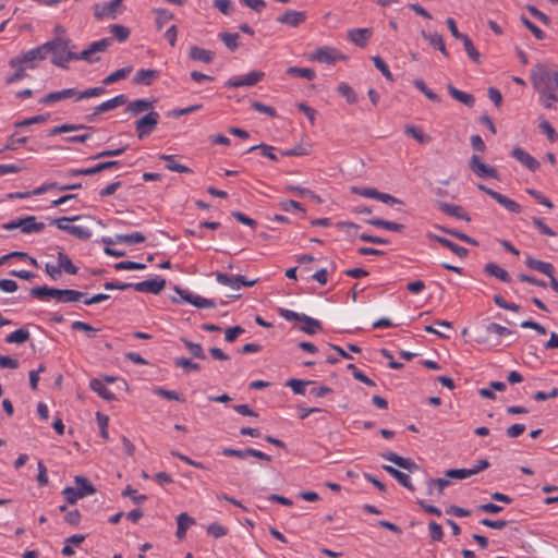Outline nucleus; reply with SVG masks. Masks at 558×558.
I'll use <instances>...</instances> for the list:
<instances>
[{
  "mask_svg": "<svg viewBox=\"0 0 558 558\" xmlns=\"http://www.w3.org/2000/svg\"><path fill=\"white\" fill-rule=\"evenodd\" d=\"M531 81L541 96L545 108H551L558 101V72H551L545 64L537 63L531 72Z\"/></svg>",
  "mask_w": 558,
  "mask_h": 558,
  "instance_id": "obj_1",
  "label": "nucleus"
},
{
  "mask_svg": "<svg viewBox=\"0 0 558 558\" xmlns=\"http://www.w3.org/2000/svg\"><path fill=\"white\" fill-rule=\"evenodd\" d=\"M46 52L52 54V64L66 68V63L75 58V52L71 50V40L65 37H57L53 40L43 44Z\"/></svg>",
  "mask_w": 558,
  "mask_h": 558,
  "instance_id": "obj_2",
  "label": "nucleus"
},
{
  "mask_svg": "<svg viewBox=\"0 0 558 558\" xmlns=\"http://www.w3.org/2000/svg\"><path fill=\"white\" fill-rule=\"evenodd\" d=\"M74 482L76 487L66 486L62 490L64 498L70 505H74L78 499L96 493V488L86 477L77 475L74 477Z\"/></svg>",
  "mask_w": 558,
  "mask_h": 558,
  "instance_id": "obj_3",
  "label": "nucleus"
},
{
  "mask_svg": "<svg viewBox=\"0 0 558 558\" xmlns=\"http://www.w3.org/2000/svg\"><path fill=\"white\" fill-rule=\"evenodd\" d=\"M510 335H512V331L507 327H504L496 323H490L489 325L486 326L484 332H480L477 335L476 342L490 348L500 344L499 340H492V336L502 338Z\"/></svg>",
  "mask_w": 558,
  "mask_h": 558,
  "instance_id": "obj_4",
  "label": "nucleus"
},
{
  "mask_svg": "<svg viewBox=\"0 0 558 558\" xmlns=\"http://www.w3.org/2000/svg\"><path fill=\"white\" fill-rule=\"evenodd\" d=\"M160 120V114L157 111H149L142 118L135 121L134 126L138 140H143L151 134Z\"/></svg>",
  "mask_w": 558,
  "mask_h": 558,
  "instance_id": "obj_5",
  "label": "nucleus"
},
{
  "mask_svg": "<svg viewBox=\"0 0 558 558\" xmlns=\"http://www.w3.org/2000/svg\"><path fill=\"white\" fill-rule=\"evenodd\" d=\"M5 230H14L20 228L23 233L40 232L45 229V223L37 222L35 216H26L16 220H12L3 225Z\"/></svg>",
  "mask_w": 558,
  "mask_h": 558,
  "instance_id": "obj_6",
  "label": "nucleus"
},
{
  "mask_svg": "<svg viewBox=\"0 0 558 558\" xmlns=\"http://www.w3.org/2000/svg\"><path fill=\"white\" fill-rule=\"evenodd\" d=\"M215 277L220 284L229 287L232 290H239L241 287H253L258 282L257 278L247 280L242 275H236L233 277L219 271L215 274Z\"/></svg>",
  "mask_w": 558,
  "mask_h": 558,
  "instance_id": "obj_7",
  "label": "nucleus"
},
{
  "mask_svg": "<svg viewBox=\"0 0 558 558\" xmlns=\"http://www.w3.org/2000/svg\"><path fill=\"white\" fill-rule=\"evenodd\" d=\"M469 167L472 170V172L478 178L498 179V171L494 167L485 163L482 160V158L477 155H473L470 158Z\"/></svg>",
  "mask_w": 558,
  "mask_h": 558,
  "instance_id": "obj_8",
  "label": "nucleus"
},
{
  "mask_svg": "<svg viewBox=\"0 0 558 558\" xmlns=\"http://www.w3.org/2000/svg\"><path fill=\"white\" fill-rule=\"evenodd\" d=\"M156 104L155 98L150 99H135L126 102V107L124 112L131 117H136L142 113H148L149 111H154V106Z\"/></svg>",
  "mask_w": 558,
  "mask_h": 558,
  "instance_id": "obj_9",
  "label": "nucleus"
},
{
  "mask_svg": "<svg viewBox=\"0 0 558 558\" xmlns=\"http://www.w3.org/2000/svg\"><path fill=\"white\" fill-rule=\"evenodd\" d=\"M347 57L343 56L338 49L332 47H323L317 49L314 54L312 56V60L327 63V64H333L339 60H345Z\"/></svg>",
  "mask_w": 558,
  "mask_h": 558,
  "instance_id": "obj_10",
  "label": "nucleus"
},
{
  "mask_svg": "<svg viewBox=\"0 0 558 558\" xmlns=\"http://www.w3.org/2000/svg\"><path fill=\"white\" fill-rule=\"evenodd\" d=\"M264 76H265V73L262 71H252L244 76L228 80L225 83V86L233 87V88L243 87V86H254L259 81H262L264 78Z\"/></svg>",
  "mask_w": 558,
  "mask_h": 558,
  "instance_id": "obj_11",
  "label": "nucleus"
},
{
  "mask_svg": "<svg viewBox=\"0 0 558 558\" xmlns=\"http://www.w3.org/2000/svg\"><path fill=\"white\" fill-rule=\"evenodd\" d=\"M166 287V280L161 277L133 283V289L137 292L159 294Z\"/></svg>",
  "mask_w": 558,
  "mask_h": 558,
  "instance_id": "obj_12",
  "label": "nucleus"
},
{
  "mask_svg": "<svg viewBox=\"0 0 558 558\" xmlns=\"http://www.w3.org/2000/svg\"><path fill=\"white\" fill-rule=\"evenodd\" d=\"M123 0H110L109 2L96 3L94 5V14L97 20L104 17L116 19L117 10L121 5Z\"/></svg>",
  "mask_w": 558,
  "mask_h": 558,
  "instance_id": "obj_13",
  "label": "nucleus"
},
{
  "mask_svg": "<svg viewBox=\"0 0 558 558\" xmlns=\"http://www.w3.org/2000/svg\"><path fill=\"white\" fill-rule=\"evenodd\" d=\"M8 63L11 68L15 69V72L5 78L7 85L14 84L27 76L26 71L29 70L28 65L22 62L20 58H11Z\"/></svg>",
  "mask_w": 558,
  "mask_h": 558,
  "instance_id": "obj_14",
  "label": "nucleus"
},
{
  "mask_svg": "<svg viewBox=\"0 0 558 558\" xmlns=\"http://www.w3.org/2000/svg\"><path fill=\"white\" fill-rule=\"evenodd\" d=\"M128 102V97L124 94L118 95L107 101L95 107L94 113L88 116V120H93V118L99 113L108 112L114 110L116 108L125 105Z\"/></svg>",
  "mask_w": 558,
  "mask_h": 558,
  "instance_id": "obj_15",
  "label": "nucleus"
},
{
  "mask_svg": "<svg viewBox=\"0 0 558 558\" xmlns=\"http://www.w3.org/2000/svg\"><path fill=\"white\" fill-rule=\"evenodd\" d=\"M511 156L524 167H526L530 171L534 172L539 168V161L521 147H514L511 150Z\"/></svg>",
  "mask_w": 558,
  "mask_h": 558,
  "instance_id": "obj_16",
  "label": "nucleus"
},
{
  "mask_svg": "<svg viewBox=\"0 0 558 558\" xmlns=\"http://www.w3.org/2000/svg\"><path fill=\"white\" fill-rule=\"evenodd\" d=\"M46 47L44 45L38 46L36 48H33L19 58L22 60V62L26 63L28 65L29 70H34L36 68V61H41L47 58Z\"/></svg>",
  "mask_w": 558,
  "mask_h": 558,
  "instance_id": "obj_17",
  "label": "nucleus"
},
{
  "mask_svg": "<svg viewBox=\"0 0 558 558\" xmlns=\"http://www.w3.org/2000/svg\"><path fill=\"white\" fill-rule=\"evenodd\" d=\"M68 98H74L77 101V89L66 88L62 90L51 92L40 99V104L49 105Z\"/></svg>",
  "mask_w": 558,
  "mask_h": 558,
  "instance_id": "obj_18",
  "label": "nucleus"
},
{
  "mask_svg": "<svg viewBox=\"0 0 558 558\" xmlns=\"http://www.w3.org/2000/svg\"><path fill=\"white\" fill-rule=\"evenodd\" d=\"M305 12L288 10L282 15L277 17V22L292 27H298L305 21Z\"/></svg>",
  "mask_w": 558,
  "mask_h": 558,
  "instance_id": "obj_19",
  "label": "nucleus"
},
{
  "mask_svg": "<svg viewBox=\"0 0 558 558\" xmlns=\"http://www.w3.org/2000/svg\"><path fill=\"white\" fill-rule=\"evenodd\" d=\"M372 35L373 31L371 28H353L348 31V39L361 48L367 45Z\"/></svg>",
  "mask_w": 558,
  "mask_h": 558,
  "instance_id": "obj_20",
  "label": "nucleus"
},
{
  "mask_svg": "<svg viewBox=\"0 0 558 558\" xmlns=\"http://www.w3.org/2000/svg\"><path fill=\"white\" fill-rule=\"evenodd\" d=\"M381 457L384 459L395 463L399 468L408 470V471H413V470L418 469L417 464L414 461H412L409 458H403L392 451L381 453Z\"/></svg>",
  "mask_w": 558,
  "mask_h": 558,
  "instance_id": "obj_21",
  "label": "nucleus"
},
{
  "mask_svg": "<svg viewBox=\"0 0 558 558\" xmlns=\"http://www.w3.org/2000/svg\"><path fill=\"white\" fill-rule=\"evenodd\" d=\"M159 77V72L151 69H141L134 75L132 82L135 85L149 86L155 80Z\"/></svg>",
  "mask_w": 558,
  "mask_h": 558,
  "instance_id": "obj_22",
  "label": "nucleus"
},
{
  "mask_svg": "<svg viewBox=\"0 0 558 558\" xmlns=\"http://www.w3.org/2000/svg\"><path fill=\"white\" fill-rule=\"evenodd\" d=\"M422 37L429 43L430 46L436 48L444 57L448 58L449 52L446 48L444 38L438 33H426L425 31L421 32Z\"/></svg>",
  "mask_w": 558,
  "mask_h": 558,
  "instance_id": "obj_23",
  "label": "nucleus"
},
{
  "mask_svg": "<svg viewBox=\"0 0 558 558\" xmlns=\"http://www.w3.org/2000/svg\"><path fill=\"white\" fill-rule=\"evenodd\" d=\"M439 209L446 215L456 217L458 219L470 221V216L463 210V208L456 204H449L445 202H438Z\"/></svg>",
  "mask_w": 558,
  "mask_h": 558,
  "instance_id": "obj_24",
  "label": "nucleus"
},
{
  "mask_svg": "<svg viewBox=\"0 0 558 558\" xmlns=\"http://www.w3.org/2000/svg\"><path fill=\"white\" fill-rule=\"evenodd\" d=\"M525 264L529 268L533 270H537L544 275H546L550 280L554 276V267L550 263H546L536 258L529 256L525 260Z\"/></svg>",
  "mask_w": 558,
  "mask_h": 558,
  "instance_id": "obj_25",
  "label": "nucleus"
},
{
  "mask_svg": "<svg viewBox=\"0 0 558 558\" xmlns=\"http://www.w3.org/2000/svg\"><path fill=\"white\" fill-rule=\"evenodd\" d=\"M189 57L194 61H201L209 64L215 58V52L197 46H192L189 51Z\"/></svg>",
  "mask_w": 558,
  "mask_h": 558,
  "instance_id": "obj_26",
  "label": "nucleus"
},
{
  "mask_svg": "<svg viewBox=\"0 0 558 558\" xmlns=\"http://www.w3.org/2000/svg\"><path fill=\"white\" fill-rule=\"evenodd\" d=\"M484 272L487 276L495 277L506 283L511 281L509 272L495 263H487L484 267Z\"/></svg>",
  "mask_w": 558,
  "mask_h": 558,
  "instance_id": "obj_27",
  "label": "nucleus"
},
{
  "mask_svg": "<svg viewBox=\"0 0 558 558\" xmlns=\"http://www.w3.org/2000/svg\"><path fill=\"white\" fill-rule=\"evenodd\" d=\"M448 93L450 96L456 99L457 101L465 105L466 107L471 108L475 104V98L473 95L464 93L458 88H456L453 85L449 84L447 86Z\"/></svg>",
  "mask_w": 558,
  "mask_h": 558,
  "instance_id": "obj_28",
  "label": "nucleus"
},
{
  "mask_svg": "<svg viewBox=\"0 0 558 558\" xmlns=\"http://www.w3.org/2000/svg\"><path fill=\"white\" fill-rule=\"evenodd\" d=\"M177 523L178 529L175 532V536L179 539H182L185 537L187 529L195 524V520L187 513L183 512L178 515Z\"/></svg>",
  "mask_w": 558,
  "mask_h": 558,
  "instance_id": "obj_29",
  "label": "nucleus"
},
{
  "mask_svg": "<svg viewBox=\"0 0 558 558\" xmlns=\"http://www.w3.org/2000/svg\"><path fill=\"white\" fill-rule=\"evenodd\" d=\"M86 293L72 290V289H59L58 300L60 302L73 303L83 300Z\"/></svg>",
  "mask_w": 558,
  "mask_h": 558,
  "instance_id": "obj_30",
  "label": "nucleus"
},
{
  "mask_svg": "<svg viewBox=\"0 0 558 558\" xmlns=\"http://www.w3.org/2000/svg\"><path fill=\"white\" fill-rule=\"evenodd\" d=\"M29 294L33 298L44 300L45 298H54L58 300L59 289L50 288L47 286L34 287L29 290Z\"/></svg>",
  "mask_w": 558,
  "mask_h": 558,
  "instance_id": "obj_31",
  "label": "nucleus"
},
{
  "mask_svg": "<svg viewBox=\"0 0 558 558\" xmlns=\"http://www.w3.org/2000/svg\"><path fill=\"white\" fill-rule=\"evenodd\" d=\"M132 71H133V68L131 65L119 69V70L112 72L111 74H109L108 76H106L102 80V84L108 86V85L117 83L121 80H124L132 73Z\"/></svg>",
  "mask_w": 558,
  "mask_h": 558,
  "instance_id": "obj_32",
  "label": "nucleus"
},
{
  "mask_svg": "<svg viewBox=\"0 0 558 558\" xmlns=\"http://www.w3.org/2000/svg\"><path fill=\"white\" fill-rule=\"evenodd\" d=\"M383 469L391 476H393L402 486L407 487L410 490L414 489L408 474L395 469L391 465H384Z\"/></svg>",
  "mask_w": 558,
  "mask_h": 558,
  "instance_id": "obj_33",
  "label": "nucleus"
},
{
  "mask_svg": "<svg viewBox=\"0 0 558 558\" xmlns=\"http://www.w3.org/2000/svg\"><path fill=\"white\" fill-rule=\"evenodd\" d=\"M89 387L93 391L98 393L105 400L110 401L116 398L114 395L106 387V385L100 379H92L89 383Z\"/></svg>",
  "mask_w": 558,
  "mask_h": 558,
  "instance_id": "obj_34",
  "label": "nucleus"
},
{
  "mask_svg": "<svg viewBox=\"0 0 558 558\" xmlns=\"http://www.w3.org/2000/svg\"><path fill=\"white\" fill-rule=\"evenodd\" d=\"M159 158L166 161V168L170 171L180 173H189L192 171L189 167L177 162L175 157L172 155H161Z\"/></svg>",
  "mask_w": 558,
  "mask_h": 558,
  "instance_id": "obj_35",
  "label": "nucleus"
},
{
  "mask_svg": "<svg viewBox=\"0 0 558 558\" xmlns=\"http://www.w3.org/2000/svg\"><path fill=\"white\" fill-rule=\"evenodd\" d=\"M492 198H494L498 204H500L502 207H505L507 210H509L510 213H520L521 211V206L508 198L507 196L498 193V194H492Z\"/></svg>",
  "mask_w": 558,
  "mask_h": 558,
  "instance_id": "obj_36",
  "label": "nucleus"
},
{
  "mask_svg": "<svg viewBox=\"0 0 558 558\" xmlns=\"http://www.w3.org/2000/svg\"><path fill=\"white\" fill-rule=\"evenodd\" d=\"M303 326H301V330L307 335H315L317 331L322 329V323L317 319H314L307 315H303L301 317Z\"/></svg>",
  "mask_w": 558,
  "mask_h": 558,
  "instance_id": "obj_37",
  "label": "nucleus"
},
{
  "mask_svg": "<svg viewBox=\"0 0 558 558\" xmlns=\"http://www.w3.org/2000/svg\"><path fill=\"white\" fill-rule=\"evenodd\" d=\"M219 38L230 51H235L239 48L240 35L238 33H220Z\"/></svg>",
  "mask_w": 558,
  "mask_h": 558,
  "instance_id": "obj_38",
  "label": "nucleus"
},
{
  "mask_svg": "<svg viewBox=\"0 0 558 558\" xmlns=\"http://www.w3.org/2000/svg\"><path fill=\"white\" fill-rule=\"evenodd\" d=\"M58 264L61 270L63 269L66 274L70 275H75L78 270V268L75 265H73L70 257L63 252L58 253Z\"/></svg>",
  "mask_w": 558,
  "mask_h": 558,
  "instance_id": "obj_39",
  "label": "nucleus"
},
{
  "mask_svg": "<svg viewBox=\"0 0 558 558\" xmlns=\"http://www.w3.org/2000/svg\"><path fill=\"white\" fill-rule=\"evenodd\" d=\"M116 241L118 243H124L128 245H133L137 243H142L145 241V236L141 232H134L131 234H117Z\"/></svg>",
  "mask_w": 558,
  "mask_h": 558,
  "instance_id": "obj_40",
  "label": "nucleus"
},
{
  "mask_svg": "<svg viewBox=\"0 0 558 558\" xmlns=\"http://www.w3.org/2000/svg\"><path fill=\"white\" fill-rule=\"evenodd\" d=\"M414 86L423 93L429 100L434 102H439L441 99L440 97L434 93L430 88H428L425 84V82L422 78H415L413 81Z\"/></svg>",
  "mask_w": 558,
  "mask_h": 558,
  "instance_id": "obj_41",
  "label": "nucleus"
},
{
  "mask_svg": "<svg viewBox=\"0 0 558 558\" xmlns=\"http://www.w3.org/2000/svg\"><path fill=\"white\" fill-rule=\"evenodd\" d=\"M29 338V331L25 328H20L13 332H11L5 341L9 342V343H17V344H21V343H24L25 341H27Z\"/></svg>",
  "mask_w": 558,
  "mask_h": 558,
  "instance_id": "obj_42",
  "label": "nucleus"
},
{
  "mask_svg": "<svg viewBox=\"0 0 558 558\" xmlns=\"http://www.w3.org/2000/svg\"><path fill=\"white\" fill-rule=\"evenodd\" d=\"M85 129H90V126H87L84 124H62V125L52 128L49 131V135L53 136V135L61 134V133L73 132V131L85 130Z\"/></svg>",
  "mask_w": 558,
  "mask_h": 558,
  "instance_id": "obj_43",
  "label": "nucleus"
},
{
  "mask_svg": "<svg viewBox=\"0 0 558 558\" xmlns=\"http://www.w3.org/2000/svg\"><path fill=\"white\" fill-rule=\"evenodd\" d=\"M461 41L463 43L464 49H465L468 56L470 57V59L474 63L478 64L481 62V54L477 51V49L475 48V46L473 45L471 38L469 36H466Z\"/></svg>",
  "mask_w": 558,
  "mask_h": 558,
  "instance_id": "obj_44",
  "label": "nucleus"
},
{
  "mask_svg": "<svg viewBox=\"0 0 558 558\" xmlns=\"http://www.w3.org/2000/svg\"><path fill=\"white\" fill-rule=\"evenodd\" d=\"M181 341L185 345V348L189 350V352L197 359L204 360L206 359V355L204 353V350L199 343L192 342L185 338H182Z\"/></svg>",
  "mask_w": 558,
  "mask_h": 558,
  "instance_id": "obj_45",
  "label": "nucleus"
},
{
  "mask_svg": "<svg viewBox=\"0 0 558 558\" xmlns=\"http://www.w3.org/2000/svg\"><path fill=\"white\" fill-rule=\"evenodd\" d=\"M78 219H80V216L61 217V218L52 219L51 225H54V226H57L58 229L70 233V230L72 229L73 225H69V222H73Z\"/></svg>",
  "mask_w": 558,
  "mask_h": 558,
  "instance_id": "obj_46",
  "label": "nucleus"
},
{
  "mask_svg": "<svg viewBox=\"0 0 558 558\" xmlns=\"http://www.w3.org/2000/svg\"><path fill=\"white\" fill-rule=\"evenodd\" d=\"M338 92L340 95L345 97L349 104H355L357 101V95L349 84L340 83L338 85Z\"/></svg>",
  "mask_w": 558,
  "mask_h": 558,
  "instance_id": "obj_47",
  "label": "nucleus"
},
{
  "mask_svg": "<svg viewBox=\"0 0 558 558\" xmlns=\"http://www.w3.org/2000/svg\"><path fill=\"white\" fill-rule=\"evenodd\" d=\"M310 384H314V381L291 378L286 385L290 387L295 395H304L305 387Z\"/></svg>",
  "mask_w": 558,
  "mask_h": 558,
  "instance_id": "obj_48",
  "label": "nucleus"
},
{
  "mask_svg": "<svg viewBox=\"0 0 558 558\" xmlns=\"http://www.w3.org/2000/svg\"><path fill=\"white\" fill-rule=\"evenodd\" d=\"M287 73L293 76L304 77L308 81L315 77V72L310 68L290 66L288 68Z\"/></svg>",
  "mask_w": 558,
  "mask_h": 558,
  "instance_id": "obj_49",
  "label": "nucleus"
},
{
  "mask_svg": "<svg viewBox=\"0 0 558 558\" xmlns=\"http://www.w3.org/2000/svg\"><path fill=\"white\" fill-rule=\"evenodd\" d=\"M110 33L118 39V41L123 43L130 36V31L128 27L114 24L110 28Z\"/></svg>",
  "mask_w": 558,
  "mask_h": 558,
  "instance_id": "obj_50",
  "label": "nucleus"
},
{
  "mask_svg": "<svg viewBox=\"0 0 558 558\" xmlns=\"http://www.w3.org/2000/svg\"><path fill=\"white\" fill-rule=\"evenodd\" d=\"M174 365L177 367L183 368L187 372H198L199 365L195 362H192L190 359L186 357H178L174 360Z\"/></svg>",
  "mask_w": 558,
  "mask_h": 558,
  "instance_id": "obj_51",
  "label": "nucleus"
},
{
  "mask_svg": "<svg viewBox=\"0 0 558 558\" xmlns=\"http://www.w3.org/2000/svg\"><path fill=\"white\" fill-rule=\"evenodd\" d=\"M372 60L376 69L379 70L388 81L393 82L392 73L386 62L379 56L373 57Z\"/></svg>",
  "mask_w": 558,
  "mask_h": 558,
  "instance_id": "obj_52",
  "label": "nucleus"
},
{
  "mask_svg": "<svg viewBox=\"0 0 558 558\" xmlns=\"http://www.w3.org/2000/svg\"><path fill=\"white\" fill-rule=\"evenodd\" d=\"M105 93H106V89H105V87H101V86L87 88L83 92L77 90V101L85 99V98L98 97V96L104 95Z\"/></svg>",
  "mask_w": 558,
  "mask_h": 558,
  "instance_id": "obj_53",
  "label": "nucleus"
},
{
  "mask_svg": "<svg viewBox=\"0 0 558 558\" xmlns=\"http://www.w3.org/2000/svg\"><path fill=\"white\" fill-rule=\"evenodd\" d=\"M154 392L162 398H166L168 400H174L179 402H184V399L180 393H178L175 390H167L160 387H156L154 389Z\"/></svg>",
  "mask_w": 558,
  "mask_h": 558,
  "instance_id": "obj_54",
  "label": "nucleus"
},
{
  "mask_svg": "<svg viewBox=\"0 0 558 558\" xmlns=\"http://www.w3.org/2000/svg\"><path fill=\"white\" fill-rule=\"evenodd\" d=\"M189 303L198 307V308H211L215 307V303L206 298H203L197 294H193L192 300H189Z\"/></svg>",
  "mask_w": 558,
  "mask_h": 558,
  "instance_id": "obj_55",
  "label": "nucleus"
},
{
  "mask_svg": "<svg viewBox=\"0 0 558 558\" xmlns=\"http://www.w3.org/2000/svg\"><path fill=\"white\" fill-rule=\"evenodd\" d=\"M122 496L124 497H131L132 500L140 505L147 500L146 495H137L136 489H134L131 485H128L124 490L122 492Z\"/></svg>",
  "mask_w": 558,
  "mask_h": 558,
  "instance_id": "obj_56",
  "label": "nucleus"
},
{
  "mask_svg": "<svg viewBox=\"0 0 558 558\" xmlns=\"http://www.w3.org/2000/svg\"><path fill=\"white\" fill-rule=\"evenodd\" d=\"M207 533L215 538H219L228 534V529L218 522H214L207 526Z\"/></svg>",
  "mask_w": 558,
  "mask_h": 558,
  "instance_id": "obj_57",
  "label": "nucleus"
},
{
  "mask_svg": "<svg viewBox=\"0 0 558 558\" xmlns=\"http://www.w3.org/2000/svg\"><path fill=\"white\" fill-rule=\"evenodd\" d=\"M257 149H258V150H260V153H262L265 157H267V158H269V159H271V160H277V156L272 153V149H274V147H272V146H269V145H267V144L262 143V144H258V145H255V146L250 147V148L247 149V151H248V153H251V151H253V150H257Z\"/></svg>",
  "mask_w": 558,
  "mask_h": 558,
  "instance_id": "obj_58",
  "label": "nucleus"
},
{
  "mask_svg": "<svg viewBox=\"0 0 558 558\" xmlns=\"http://www.w3.org/2000/svg\"><path fill=\"white\" fill-rule=\"evenodd\" d=\"M97 423H98V426H99V429H100V435L101 437L107 440L109 438V434H108V422H109V418L107 415L100 413V412H97Z\"/></svg>",
  "mask_w": 558,
  "mask_h": 558,
  "instance_id": "obj_59",
  "label": "nucleus"
},
{
  "mask_svg": "<svg viewBox=\"0 0 558 558\" xmlns=\"http://www.w3.org/2000/svg\"><path fill=\"white\" fill-rule=\"evenodd\" d=\"M539 129L543 133L547 135V138L554 143L558 140V134L555 131V129L550 125V123L547 120H543L539 123Z\"/></svg>",
  "mask_w": 558,
  "mask_h": 558,
  "instance_id": "obj_60",
  "label": "nucleus"
},
{
  "mask_svg": "<svg viewBox=\"0 0 558 558\" xmlns=\"http://www.w3.org/2000/svg\"><path fill=\"white\" fill-rule=\"evenodd\" d=\"M70 234L80 240H88L92 236V231L86 227L73 226Z\"/></svg>",
  "mask_w": 558,
  "mask_h": 558,
  "instance_id": "obj_61",
  "label": "nucleus"
},
{
  "mask_svg": "<svg viewBox=\"0 0 558 558\" xmlns=\"http://www.w3.org/2000/svg\"><path fill=\"white\" fill-rule=\"evenodd\" d=\"M111 39L110 38H102L98 41L92 43L89 47V51H92V54L97 52H104L107 50V48L110 46Z\"/></svg>",
  "mask_w": 558,
  "mask_h": 558,
  "instance_id": "obj_62",
  "label": "nucleus"
},
{
  "mask_svg": "<svg viewBox=\"0 0 558 558\" xmlns=\"http://www.w3.org/2000/svg\"><path fill=\"white\" fill-rule=\"evenodd\" d=\"M405 133L414 137L418 143H427L430 141V136L422 133L415 126L411 125L405 129Z\"/></svg>",
  "mask_w": 558,
  "mask_h": 558,
  "instance_id": "obj_63",
  "label": "nucleus"
},
{
  "mask_svg": "<svg viewBox=\"0 0 558 558\" xmlns=\"http://www.w3.org/2000/svg\"><path fill=\"white\" fill-rule=\"evenodd\" d=\"M521 22L523 25L532 32V34L538 39L542 40L545 38L544 32L538 28L535 24H533L527 17L524 15L521 16Z\"/></svg>",
  "mask_w": 558,
  "mask_h": 558,
  "instance_id": "obj_64",
  "label": "nucleus"
}]
</instances>
